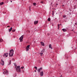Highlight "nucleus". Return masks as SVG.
<instances>
[{"label": "nucleus", "instance_id": "f257e3e1", "mask_svg": "<svg viewBox=\"0 0 77 77\" xmlns=\"http://www.w3.org/2000/svg\"><path fill=\"white\" fill-rule=\"evenodd\" d=\"M9 54V56H13V54H14V50L13 49L11 50Z\"/></svg>", "mask_w": 77, "mask_h": 77}, {"label": "nucleus", "instance_id": "f03ea898", "mask_svg": "<svg viewBox=\"0 0 77 77\" xmlns=\"http://www.w3.org/2000/svg\"><path fill=\"white\" fill-rule=\"evenodd\" d=\"M2 71H4L3 72V74H8V70H6L5 69H4Z\"/></svg>", "mask_w": 77, "mask_h": 77}, {"label": "nucleus", "instance_id": "7ed1b4c3", "mask_svg": "<svg viewBox=\"0 0 77 77\" xmlns=\"http://www.w3.org/2000/svg\"><path fill=\"white\" fill-rule=\"evenodd\" d=\"M4 57H7L8 56V53H6L3 55Z\"/></svg>", "mask_w": 77, "mask_h": 77}, {"label": "nucleus", "instance_id": "20e7f679", "mask_svg": "<svg viewBox=\"0 0 77 77\" xmlns=\"http://www.w3.org/2000/svg\"><path fill=\"white\" fill-rule=\"evenodd\" d=\"M16 71L18 72H21V69H16Z\"/></svg>", "mask_w": 77, "mask_h": 77}, {"label": "nucleus", "instance_id": "39448f33", "mask_svg": "<svg viewBox=\"0 0 77 77\" xmlns=\"http://www.w3.org/2000/svg\"><path fill=\"white\" fill-rule=\"evenodd\" d=\"M23 36H24L23 35H22L20 38L19 39L20 40V41H21L22 40H23Z\"/></svg>", "mask_w": 77, "mask_h": 77}, {"label": "nucleus", "instance_id": "423d86ee", "mask_svg": "<svg viewBox=\"0 0 77 77\" xmlns=\"http://www.w3.org/2000/svg\"><path fill=\"white\" fill-rule=\"evenodd\" d=\"M42 68L41 67V68L38 69L37 71L38 72H40V71H41V70H42Z\"/></svg>", "mask_w": 77, "mask_h": 77}, {"label": "nucleus", "instance_id": "0eeeda50", "mask_svg": "<svg viewBox=\"0 0 77 77\" xmlns=\"http://www.w3.org/2000/svg\"><path fill=\"white\" fill-rule=\"evenodd\" d=\"M1 65H2L3 66L4 65V61H3L2 60L1 62Z\"/></svg>", "mask_w": 77, "mask_h": 77}, {"label": "nucleus", "instance_id": "6e6552de", "mask_svg": "<svg viewBox=\"0 0 77 77\" xmlns=\"http://www.w3.org/2000/svg\"><path fill=\"white\" fill-rule=\"evenodd\" d=\"M38 23V21H35L34 22V24H36L37 23Z\"/></svg>", "mask_w": 77, "mask_h": 77}, {"label": "nucleus", "instance_id": "1a4fd4ad", "mask_svg": "<svg viewBox=\"0 0 77 77\" xmlns=\"http://www.w3.org/2000/svg\"><path fill=\"white\" fill-rule=\"evenodd\" d=\"M44 74L43 72H41L40 73V75L42 76Z\"/></svg>", "mask_w": 77, "mask_h": 77}, {"label": "nucleus", "instance_id": "9d476101", "mask_svg": "<svg viewBox=\"0 0 77 77\" xmlns=\"http://www.w3.org/2000/svg\"><path fill=\"white\" fill-rule=\"evenodd\" d=\"M41 44L43 46H44V42H41Z\"/></svg>", "mask_w": 77, "mask_h": 77}, {"label": "nucleus", "instance_id": "9b49d317", "mask_svg": "<svg viewBox=\"0 0 77 77\" xmlns=\"http://www.w3.org/2000/svg\"><path fill=\"white\" fill-rule=\"evenodd\" d=\"M12 27H11L10 29H9V32L12 31Z\"/></svg>", "mask_w": 77, "mask_h": 77}, {"label": "nucleus", "instance_id": "f8f14e48", "mask_svg": "<svg viewBox=\"0 0 77 77\" xmlns=\"http://www.w3.org/2000/svg\"><path fill=\"white\" fill-rule=\"evenodd\" d=\"M62 30L63 31V32H66V29H62Z\"/></svg>", "mask_w": 77, "mask_h": 77}, {"label": "nucleus", "instance_id": "ddd939ff", "mask_svg": "<svg viewBox=\"0 0 77 77\" xmlns=\"http://www.w3.org/2000/svg\"><path fill=\"white\" fill-rule=\"evenodd\" d=\"M49 47L50 48H51V49H52V47H51V44H50L49 45Z\"/></svg>", "mask_w": 77, "mask_h": 77}, {"label": "nucleus", "instance_id": "4468645a", "mask_svg": "<svg viewBox=\"0 0 77 77\" xmlns=\"http://www.w3.org/2000/svg\"><path fill=\"white\" fill-rule=\"evenodd\" d=\"M3 41V40L2 38H0V42H2Z\"/></svg>", "mask_w": 77, "mask_h": 77}, {"label": "nucleus", "instance_id": "2eb2a0df", "mask_svg": "<svg viewBox=\"0 0 77 77\" xmlns=\"http://www.w3.org/2000/svg\"><path fill=\"white\" fill-rule=\"evenodd\" d=\"M29 47H30V45H29L28 46H27L26 47V48H29Z\"/></svg>", "mask_w": 77, "mask_h": 77}, {"label": "nucleus", "instance_id": "dca6fc26", "mask_svg": "<svg viewBox=\"0 0 77 77\" xmlns=\"http://www.w3.org/2000/svg\"><path fill=\"white\" fill-rule=\"evenodd\" d=\"M20 66H17L16 69H20Z\"/></svg>", "mask_w": 77, "mask_h": 77}, {"label": "nucleus", "instance_id": "f3484780", "mask_svg": "<svg viewBox=\"0 0 77 77\" xmlns=\"http://www.w3.org/2000/svg\"><path fill=\"white\" fill-rule=\"evenodd\" d=\"M11 61L9 60V64H8V65H11Z\"/></svg>", "mask_w": 77, "mask_h": 77}, {"label": "nucleus", "instance_id": "a211bd4d", "mask_svg": "<svg viewBox=\"0 0 77 77\" xmlns=\"http://www.w3.org/2000/svg\"><path fill=\"white\" fill-rule=\"evenodd\" d=\"M3 3H4L3 2H2L1 3H0V5H3Z\"/></svg>", "mask_w": 77, "mask_h": 77}, {"label": "nucleus", "instance_id": "6ab92c4d", "mask_svg": "<svg viewBox=\"0 0 77 77\" xmlns=\"http://www.w3.org/2000/svg\"><path fill=\"white\" fill-rule=\"evenodd\" d=\"M39 54L40 55V56H42L43 54V53H40Z\"/></svg>", "mask_w": 77, "mask_h": 77}, {"label": "nucleus", "instance_id": "aec40b11", "mask_svg": "<svg viewBox=\"0 0 77 77\" xmlns=\"http://www.w3.org/2000/svg\"><path fill=\"white\" fill-rule=\"evenodd\" d=\"M60 26V25L59 24H58V29H59Z\"/></svg>", "mask_w": 77, "mask_h": 77}, {"label": "nucleus", "instance_id": "412c9836", "mask_svg": "<svg viewBox=\"0 0 77 77\" xmlns=\"http://www.w3.org/2000/svg\"><path fill=\"white\" fill-rule=\"evenodd\" d=\"M48 21H50V18H48Z\"/></svg>", "mask_w": 77, "mask_h": 77}, {"label": "nucleus", "instance_id": "4be33fe9", "mask_svg": "<svg viewBox=\"0 0 77 77\" xmlns=\"http://www.w3.org/2000/svg\"><path fill=\"white\" fill-rule=\"evenodd\" d=\"M15 31V29H13L12 30V32H14Z\"/></svg>", "mask_w": 77, "mask_h": 77}, {"label": "nucleus", "instance_id": "5701e85b", "mask_svg": "<svg viewBox=\"0 0 77 77\" xmlns=\"http://www.w3.org/2000/svg\"><path fill=\"white\" fill-rule=\"evenodd\" d=\"M52 15H54V11H52Z\"/></svg>", "mask_w": 77, "mask_h": 77}, {"label": "nucleus", "instance_id": "b1692460", "mask_svg": "<svg viewBox=\"0 0 77 77\" xmlns=\"http://www.w3.org/2000/svg\"><path fill=\"white\" fill-rule=\"evenodd\" d=\"M33 5H34V6H35V5H36V4L35 3H33Z\"/></svg>", "mask_w": 77, "mask_h": 77}, {"label": "nucleus", "instance_id": "393cba45", "mask_svg": "<svg viewBox=\"0 0 77 77\" xmlns=\"http://www.w3.org/2000/svg\"><path fill=\"white\" fill-rule=\"evenodd\" d=\"M63 17L64 18H65L66 17V15H64L63 16Z\"/></svg>", "mask_w": 77, "mask_h": 77}, {"label": "nucleus", "instance_id": "a878e982", "mask_svg": "<svg viewBox=\"0 0 77 77\" xmlns=\"http://www.w3.org/2000/svg\"><path fill=\"white\" fill-rule=\"evenodd\" d=\"M34 68H35V69H36V70H37V69L38 68L36 67H34Z\"/></svg>", "mask_w": 77, "mask_h": 77}, {"label": "nucleus", "instance_id": "bb28decb", "mask_svg": "<svg viewBox=\"0 0 77 77\" xmlns=\"http://www.w3.org/2000/svg\"><path fill=\"white\" fill-rule=\"evenodd\" d=\"M26 51H27L29 50V49L28 48H26Z\"/></svg>", "mask_w": 77, "mask_h": 77}, {"label": "nucleus", "instance_id": "cd10ccee", "mask_svg": "<svg viewBox=\"0 0 77 77\" xmlns=\"http://www.w3.org/2000/svg\"><path fill=\"white\" fill-rule=\"evenodd\" d=\"M41 3H42V4H43V3H44V2L42 1L41 2Z\"/></svg>", "mask_w": 77, "mask_h": 77}, {"label": "nucleus", "instance_id": "c85d7f7f", "mask_svg": "<svg viewBox=\"0 0 77 77\" xmlns=\"http://www.w3.org/2000/svg\"><path fill=\"white\" fill-rule=\"evenodd\" d=\"M50 35V33H48V36H49Z\"/></svg>", "mask_w": 77, "mask_h": 77}, {"label": "nucleus", "instance_id": "c756f323", "mask_svg": "<svg viewBox=\"0 0 77 77\" xmlns=\"http://www.w3.org/2000/svg\"><path fill=\"white\" fill-rule=\"evenodd\" d=\"M23 68H24V67H21V69H23Z\"/></svg>", "mask_w": 77, "mask_h": 77}, {"label": "nucleus", "instance_id": "7c9ffc66", "mask_svg": "<svg viewBox=\"0 0 77 77\" xmlns=\"http://www.w3.org/2000/svg\"><path fill=\"white\" fill-rule=\"evenodd\" d=\"M29 10H30V11H31V10H30V6L29 7Z\"/></svg>", "mask_w": 77, "mask_h": 77}, {"label": "nucleus", "instance_id": "2f4dec72", "mask_svg": "<svg viewBox=\"0 0 77 77\" xmlns=\"http://www.w3.org/2000/svg\"><path fill=\"white\" fill-rule=\"evenodd\" d=\"M75 25H77V23H75Z\"/></svg>", "mask_w": 77, "mask_h": 77}, {"label": "nucleus", "instance_id": "473e14b6", "mask_svg": "<svg viewBox=\"0 0 77 77\" xmlns=\"http://www.w3.org/2000/svg\"><path fill=\"white\" fill-rule=\"evenodd\" d=\"M56 5L57 6V5H58V4H56Z\"/></svg>", "mask_w": 77, "mask_h": 77}, {"label": "nucleus", "instance_id": "72a5a7b5", "mask_svg": "<svg viewBox=\"0 0 77 77\" xmlns=\"http://www.w3.org/2000/svg\"><path fill=\"white\" fill-rule=\"evenodd\" d=\"M10 27V26H7V27Z\"/></svg>", "mask_w": 77, "mask_h": 77}, {"label": "nucleus", "instance_id": "f704fd0d", "mask_svg": "<svg viewBox=\"0 0 77 77\" xmlns=\"http://www.w3.org/2000/svg\"><path fill=\"white\" fill-rule=\"evenodd\" d=\"M72 31H74V29L72 30Z\"/></svg>", "mask_w": 77, "mask_h": 77}, {"label": "nucleus", "instance_id": "c9c22d12", "mask_svg": "<svg viewBox=\"0 0 77 77\" xmlns=\"http://www.w3.org/2000/svg\"><path fill=\"white\" fill-rule=\"evenodd\" d=\"M29 32V31H26V32Z\"/></svg>", "mask_w": 77, "mask_h": 77}, {"label": "nucleus", "instance_id": "e433bc0d", "mask_svg": "<svg viewBox=\"0 0 77 77\" xmlns=\"http://www.w3.org/2000/svg\"><path fill=\"white\" fill-rule=\"evenodd\" d=\"M60 26H62V24H60Z\"/></svg>", "mask_w": 77, "mask_h": 77}, {"label": "nucleus", "instance_id": "4c0bfd02", "mask_svg": "<svg viewBox=\"0 0 77 77\" xmlns=\"http://www.w3.org/2000/svg\"><path fill=\"white\" fill-rule=\"evenodd\" d=\"M11 2H12V1H11Z\"/></svg>", "mask_w": 77, "mask_h": 77}, {"label": "nucleus", "instance_id": "58836bf2", "mask_svg": "<svg viewBox=\"0 0 77 77\" xmlns=\"http://www.w3.org/2000/svg\"><path fill=\"white\" fill-rule=\"evenodd\" d=\"M13 60H14V59H13Z\"/></svg>", "mask_w": 77, "mask_h": 77}, {"label": "nucleus", "instance_id": "ea45409f", "mask_svg": "<svg viewBox=\"0 0 77 77\" xmlns=\"http://www.w3.org/2000/svg\"><path fill=\"white\" fill-rule=\"evenodd\" d=\"M35 72H36V71L35 70Z\"/></svg>", "mask_w": 77, "mask_h": 77}, {"label": "nucleus", "instance_id": "a19ab883", "mask_svg": "<svg viewBox=\"0 0 77 77\" xmlns=\"http://www.w3.org/2000/svg\"><path fill=\"white\" fill-rule=\"evenodd\" d=\"M63 6H64V5H63Z\"/></svg>", "mask_w": 77, "mask_h": 77}]
</instances>
